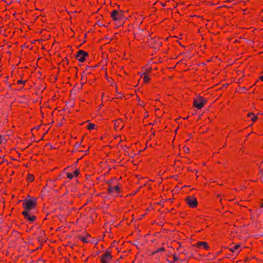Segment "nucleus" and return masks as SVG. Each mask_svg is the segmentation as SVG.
<instances>
[{
	"mask_svg": "<svg viewBox=\"0 0 263 263\" xmlns=\"http://www.w3.org/2000/svg\"><path fill=\"white\" fill-rule=\"evenodd\" d=\"M107 191L110 194H117L119 193V184L116 178H112L109 181Z\"/></svg>",
	"mask_w": 263,
	"mask_h": 263,
	"instance_id": "obj_1",
	"label": "nucleus"
},
{
	"mask_svg": "<svg viewBox=\"0 0 263 263\" xmlns=\"http://www.w3.org/2000/svg\"><path fill=\"white\" fill-rule=\"evenodd\" d=\"M24 211L30 212L31 210H35L36 207V200L34 198H29L25 199L22 203Z\"/></svg>",
	"mask_w": 263,
	"mask_h": 263,
	"instance_id": "obj_2",
	"label": "nucleus"
},
{
	"mask_svg": "<svg viewBox=\"0 0 263 263\" xmlns=\"http://www.w3.org/2000/svg\"><path fill=\"white\" fill-rule=\"evenodd\" d=\"M207 103V100L201 96H198L194 100L193 106L198 109L202 108Z\"/></svg>",
	"mask_w": 263,
	"mask_h": 263,
	"instance_id": "obj_3",
	"label": "nucleus"
},
{
	"mask_svg": "<svg viewBox=\"0 0 263 263\" xmlns=\"http://www.w3.org/2000/svg\"><path fill=\"white\" fill-rule=\"evenodd\" d=\"M124 14L122 11L112 10L110 13V17L114 21L119 22L123 18Z\"/></svg>",
	"mask_w": 263,
	"mask_h": 263,
	"instance_id": "obj_4",
	"label": "nucleus"
},
{
	"mask_svg": "<svg viewBox=\"0 0 263 263\" xmlns=\"http://www.w3.org/2000/svg\"><path fill=\"white\" fill-rule=\"evenodd\" d=\"M112 256L109 250H106L100 257V262L101 263H110Z\"/></svg>",
	"mask_w": 263,
	"mask_h": 263,
	"instance_id": "obj_5",
	"label": "nucleus"
},
{
	"mask_svg": "<svg viewBox=\"0 0 263 263\" xmlns=\"http://www.w3.org/2000/svg\"><path fill=\"white\" fill-rule=\"evenodd\" d=\"M88 57V54L86 51L83 50H79L76 54V59L79 62L83 63L86 60V58Z\"/></svg>",
	"mask_w": 263,
	"mask_h": 263,
	"instance_id": "obj_6",
	"label": "nucleus"
},
{
	"mask_svg": "<svg viewBox=\"0 0 263 263\" xmlns=\"http://www.w3.org/2000/svg\"><path fill=\"white\" fill-rule=\"evenodd\" d=\"M186 203L191 208H195L197 206L198 201L194 196H187L185 199Z\"/></svg>",
	"mask_w": 263,
	"mask_h": 263,
	"instance_id": "obj_7",
	"label": "nucleus"
},
{
	"mask_svg": "<svg viewBox=\"0 0 263 263\" xmlns=\"http://www.w3.org/2000/svg\"><path fill=\"white\" fill-rule=\"evenodd\" d=\"M22 214L23 215L25 219L29 221V222H33L36 219V217L32 215L30 212L23 211Z\"/></svg>",
	"mask_w": 263,
	"mask_h": 263,
	"instance_id": "obj_8",
	"label": "nucleus"
},
{
	"mask_svg": "<svg viewBox=\"0 0 263 263\" xmlns=\"http://www.w3.org/2000/svg\"><path fill=\"white\" fill-rule=\"evenodd\" d=\"M197 249L203 248L205 250H209L210 247L206 241H198L194 245Z\"/></svg>",
	"mask_w": 263,
	"mask_h": 263,
	"instance_id": "obj_9",
	"label": "nucleus"
},
{
	"mask_svg": "<svg viewBox=\"0 0 263 263\" xmlns=\"http://www.w3.org/2000/svg\"><path fill=\"white\" fill-rule=\"evenodd\" d=\"M124 127V123L122 119H118L114 121V128L116 130H120Z\"/></svg>",
	"mask_w": 263,
	"mask_h": 263,
	"instance_id": "obj_10",
	"label": "nucleus"
},
{
	"mask_svg": "<svg viewBox=\"0 0 263 263\" xmlns=\"http://www.w3.org/2000/svg\"><path fill=\"white\" fill-rule=\"evenodd\" d=\"M80 174L79 169H76L73 173L67 172L66 173V177L69 179H72L74 177H77Z\"/></svg>",
	"mask_w": 263,
	"mask_h": 263,
	"instance_id": "obj_11",
	"label": "nucleus"
},
{
	"mask_svg": "<svg viewBox=\"0 0 263 263\" xmlns=\"http://www.w3.org/2000/svg\"><path fill=\"white\" fill-rule=\"evenodd\" d=\"M86 128L89 130H91L92 129H97V125L94 123L89 122L87 124Z\"/></svg>",
	"mask_w": 263,
	"mask_h": 263,
	"instance_id": "obj_12",
	"label": "nucleus"
},
{
	"mask_svg": "<svg viewBox=\"0 0 263 263\" xmlns=\"http://www.w3.org/2000/svg\"><path fill=\"white\" fill-rule=\"evenodd\" d=\"M247 116L250 118L253 122H255L257 120V116L252 112L248 113Z\"/></svg>",
	"mask_w": 263,
	"mask_h": 263,
	"instance_id": "obj_13",
	"label": "nucleus"
},
{
	"mask_svg": "<svg viewBox=\"0 0 263 263\" xmlns=\"http://www.w3.org/2000/svg\"><path fill=\"white\" fill-rule=\"evenodd\" d=\"M90 238V236L89 235H87V236H82V237H80V240H81V241H82L83 242H88L89 241V239Z\"/></svg>",
	"mask_w": 263,
	"mask_h": 263,
	"instance_id": "obj_14",
	"label": "nucleus"
},
{
	"mask_svg": "<svg viewBox=\"0 0 263 263\" xmlns=\"http://www.w3.org/2000/svg\"><path fill=\"white\" fill-rule=\"evenodd\" d=\"M143 79L144 82L145 83H148L151 80L150 77L149 76H148L147 74L145 73H144L143 74Z\"/></svg>",
	"mask_w": 263,
	"mask_h": 263,
	"instance_id": "obj_15",
	"label": "nucleus"
},
{
	"mask_svg": "<svg viewBox=\"0 0 263 263\" xmlns=\"http://www.w3.org/2000/svg\"><path fill=\"white\" fill-rule=\"evenodd\" d=\"M240 247L239 244L235 245L233 247L229 249L232 253H234L236 250H238Z\"/></svg>",
	"mask_w": 263,
	"mask_h": 263,
	"instance_id": "obj_16",
	"label": "nucleus"
},
{
	"mask_svg": "<svg viewBox=\"0 0 263 263\" xmlns=\"http://www.w3.org/2000/svg\"><path fill=\"white\" fill-rule=\"evenodd\" d=\"M27 179L30 182H32L33 181L34 179V177L33 175H31V174H28L27 177Z\"/></svg>",
	"mask_w": 263,
	"mask_h": 263,
	"instance_id": "obj_17",
	"label": "nucleus"
},
{
	"mask_svg": "<svg viewBox=\"0 0 263 263\" xmlns=\"http://www.w3.org/2000/svg\"><path fill=\"white\" fill-rule=\"evenodd\" d=\"M26 83V81L25 80H19L17 81V84H23L24 85Z\"/></svg>",
	"mask_w": 263,
	"mask_h": 263,
	"instance_id": "obj_18",
	"label": "nucleus"
},
{
	"mask_svg": "<svg viewBox=\"0 0 263 263\" xmlns=\"http://www.w3.org/2000/svg\"><path fill=\"white\" fill-rule=\"evenodd\" d=\"M165 251L164 248L163 247H161V248H160L158 249L157 250L156 253H157V252H163V251Z\"/></svg>",
	"mask_w": 263,
	"mask_h": 263,
	"instance_id": "obj_19",
	"label": "nucleus"
},
{
	"mask_svg": "<svg viewBox=\"0 0 263 263\" xmlns=\"http://www.w3.org/2000/svg\"><path fill=\"white\" fill-rule=\"evenodd\" d=\"M5 139V137L0 134V144L3 142V141Z\"/></svg>",
	"mask_w": 263,
	"mask_h": 263,
	"instance_id": "obj_20",
	"label": "nucleus"
},
{
	"mask_svg": "<svg viewBox=\"0 0 263 263\" xmlns=\"http://www.w3.org/2000/svg\"><path fill=\"white\" fill-rule=\"evenodd\" d=\"M173 258L174 261L178 260V258L176 255L173 256Z\"/></svg>",
	"mask_w": 263,
	"mask_h": 263,
	"instance_id": "obj_21",
	"label": "nucleus"
},
{
	"mask_svg": "<svg viewBox=\"0 0 263 263\" xmlns=\"http://www.w3.org/2000/svg\"><path fill=\"white\" fill-rule=\"evenodd\" d=\"M161 45H162L161 42H158V44H157V47H160V46H161Z\"/></svg>",
	"mask_w": 263,
	"mask_h": 263,
	"instance_id": "obj_22",
	"label": "nucleus"
},
{
	"mask_svg": "<svg viewBox=\"0 0 263 263\" xmlns=\"http://www.w3.org/2000/svg\"><path fill=\"white\" fill-rule=\"evenodd\" d=\"M259 78L261 81H263V75L260 76Z\"/></svg>",
	"mask_w": 263,
	"mask_h": 263,
	"instance_id": "obj_23",
	"label": "nucleus"
},
{
	"mask_svg": "<svg viewBox=\"0 0 263 263\" xmlns=\"http://www.w3.org/2000/svg\"><path fill=\"white\" fill-rule=\"evenodd\" d=\"M103 137H100V139H101V140H103Z\"/></svg>",
	"mask_w": 263,
	"mask_h": 263,
	"instance_id": "obj_24",
	"label": "nucleus"
},
{
	"mask_svg": "<svg viewBox=\"0 0 263 263\" xmlns=\"http://www.w3.org/2000/svg\"><path fill=\"white\" fill-rule=\"evenodd\" d=\"M140 105H143V107H144V105H143V104H142V103H141Z\"/></svg>",
	"mask_w": 263,
	"mask_h": 263,
	"instance_id": "obj_25",
	"label": "nucleus"
},
{
	"mask_svg": "<svg viewBox=\"0 0 263 263\" xmlns=\"http://www.w3.org/2000/svg\"><path fill=\"white\" fill-rule=\"evenodd\" d=\"M140 105H143V107H144V105H143V104H142V103H141Z\"/></svg>",
	"mask_w": 263,
	"mask_h": 263,
	"instance_id": "obj_26",
	"label": "nucleus"
},
{
	"mask_svg": "<svg viewBox=\"0 0 263 263\" xmlns=\"http://www.w3.org/2000/svg\"><path fill=\"white\" fill-rule=\"evenodd\" d=\"M140 105H143V107H144V105H143V104H142V103H141Z\"/></svg>",
	"mask_w": 263,
	"mask_h": 263,
	"instance_id": "obj_27",
	"label": "nucleus"
},
{
	"mask_svg": "<svg viewBox=\"0 0 263 263\" xmlns=\"http://www.w3.org/2000/svg\"><path fill=\"white\" fill-rule=\"evenodd\" d=\"M140 105H143V107H144V105H143V104H142V103H141Z\"/></svg>",
	"mask_w": 263,
	"mask_h": 263,
	"instance_id": "obj_28",
	"label": "nucleus"
},
{
	"mask_svg": "<svg viewBox=\"0 0 263 263\" xmlns=\"http://www.w3.org/2000/svg\"><path fill=\"white\" fill-rule=\"evenodd\" d=\"M261 181L262 182V183H263V179H261Z\"/></svg>",
	"mask_w": 263,
	"mask_h": 263,
	"instance_id": "obj_29",
	"label": "nucleus"
},
{
	"mask_svg": "<svg viewBox=\"0 0 263 263\" xmlns=\"http://www.w3.org/2000/svg\"><path fill=\"white\" fill-rule=\"evenodd\" d=\"M261 207H263V203L261 204Z\"/></svg>",
	"mask_w": 263,
	"mask_h": 263,
	"instance_id": "obj_30",
	"label": "nucleus"
}]
</instances>
